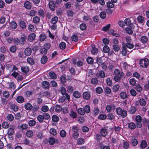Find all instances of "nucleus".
<instances>
[{"instance_id":"obj_1","label":"nucleus","mask_w":149,"mask_h":149,"mask_svg":"<svg viewBox=\"0 0 149 149\" xmlns=\"http://www.w3.org/2000/svg\"><path fill=\"white\" fill-rule=\"evenodd\" d=\"M117 113L118 115H120L123 118H125L127 115V112L125 110H122L120 107H118L116 109Z\"/></svg>"},{"instance_id":"obj_2","label":"nucleus","mask_w":149,"mask_h":149,"mask_svg":"<svg viewBox=\"0 0 149 149\" xmlns=\"http://www.w3.org/2000/svg\"><path fill=\"white\" fill-rule=\"evenodd\" d=\"M149 61L147 58L141 59L139 63L141 67L143 68L147 67L149 64Z\"/></svg>"},{"instance_id":"obj_3","label":"nucleus","mask_w":149,"mask_h":149,"mask_svg":"<svg viewBox=\"0 0 149 149\" xmlns=\"http://www.w3.org/2000/svg\"><path fill=\"white\" fill-rule=\"evenodd\" d=\"M100 133L102 136L105 137L107 134V129L106 127L101 128L100 130Z\"/></svg>"},{"instance_id":"obj_4","label":"nucleus","mask_w":149,"mask_h":149,"mask_svg":"<svg viewBox=\"0 0 149 149\" xmlns=\"http://www.w3.org/2000/svg\"><path fill=\"white\" fill-rule=\"evenodd\" d=\"M61 92L62 94L63 95L66 96V99L69 101L70 98V96L66 93V89L63 87H62L61 89Z\"/></svg>"},{"instance_id":"obj_5","label":"nucleus","mask_w":149,"mask_h":149,"mask_svg":"<svg viewBox=\"0 0 149 149\" xmlns=\"http://www.w3.org/2000/svg\"><path fill=\"white\" fill-rule=\"evenodd\" d=\"M83 98L86 100H89L91 97L90 93L87 91L84 92L83 95Z\"/></svg>"},{"instance_id":"obj_6","label":"nucleus","mask_w":149,"mask_h":149,"mask_svg":"<svg viewBox=\"0 0 149 149\" xmlns=\"http://www.w3.org/2000/svg\"><path fill=\"white\" fill-rule=\"evenodd\" d=\"M32 50L30 48L27 47L26 48L24 51V53L27 56H29L31 54Z\"/></svg>"},{"instance_id":"obj_7","label":"nucleus","mask_w":149,"mask_h":149,"mask_svg":"<svg viewBox=\"0 0 149 149\" xmlns=\"http://www.w3.org/2000/svg\"><path fill=\"white\" fill-rule=\"evenodd\" d=\"M42 86L43 88L46 89H48L49 88L50 85L49 83L47 81H43L42 83Z\"/></svg>"},{"instance_id":"obj_8","label":"nucleus","mask_w":149,"mask_h":149,"mask_svg":"<svg viewBox=\"0 0 149 149\" xmlns=\"http://www.w3.org/2000/svg\"><path fill=\"white\" fill-rule=\"evenodd\" d=\"M36 36V34L34 33H32L29 36L28 40L29 41L32 42L34 40Z\"/></svg>"},{"instance_id":"obj_9","label":"nucleus","mask_w":149,"mask_h":149,"mask_svg":"<svg viewBox=\"0 0 149 149\" xmlns=\"http://www.w3.org/2000/svg\"><path fill=\"white\" fill-rule=\"evenodd\" d=\"M24 107L26 110L29 111L31 110L33 108V107L32 105L29 103H26Z\"/></svg>"},{"instance_id":"obj_10","label":"nucleus","mask_w":149,"mask_h":149,"mask_svg":"<svg viewBox=\"0 0 149 149\" xmlns=\"http://www.w3.org/2000/svg\"><path fill=\"white\" fill-rule=\"evenodd\" d=\"M21 70L23 72L25 73H26L28 72L29 71V68L27 66H24L22 67Z\"/></svg>"},{"instance_id":"obj_11","label":"nucleus","mask_w":149,"mask_h":149,"mask_svg":"<svg viewBox=\"0 0 149 149\" xmlns=\"http://www.w3.org/2000/svg\"><path fill=\"white\" fill-rule=\"evenodd\" d=\"M139 102L141 106H144L146 105V102L145 100L143 98L140 99L139 101Z\"/></svg>"},{"instance_id":"obj_12","label":"nucleus","mask_w":149,"mask_h":149,"mask_svg":"<svg viewBox=\"0 0 149 149\" xmlns=\"http://www.w3.org/2000/svg\"><path fill=\"white\" fill-rule=\"evenodd\" d=\"M49 6L50 9L52 10H54L55 9V6L53 1H51L49 2Z\"/></svg>"},{"instance_id":"obj_13","label":"nucleus","mask_w":149,"mask_h":149,"mask_svg":"<svg viewBox=\"0 0 149 149\" xmlns=\"http://www.w3.org/2000/svg\"><path fill=\"white\" fill-rule=\"evenodd\" d=\"M131 145L133 146H135L137 145L138 141L137 139L134 137H132L131 139Z\"/></svg>"},{"instance_id":"obj_14","label":"nucleus","mask_w":149,"mask_h":149,"mask_svg":"<svg viewBox=\"0 0 149 149\" xmlns=\"http://www.w3.org/2000/svg\"><path fill=\"white\" fill-rule=\"evenodd\" d=\"M24 7L27 9H29L31 8V5L29 1L26 2L24 4Z\"/></svg>"},{"instance_id":"obj_15","label":"nucleus","mask_w":149,"mask_h":149,"mask_svg":"<svg viewBox=\"0 0 149 149\" xmlns=\"http://www.w3.org/2000/svg\"><path fill=\"white\" fill-rule=\"evenodd\" d=\"M47 61V57L46 56H43L41 59V63L42 64H45Z\"/></svg>"},{"instance_id":"obj_16","label":"nucleus","mask_w":149,"mask_h":149,"mask_svg":"<svg viewBox=\"0 0 149 149\" xmlns=\"http://www.w3.org/2000/svg\"><path fill=\"white\" fill-rule=\"evenodd\" d=\"M56 141H58L57 140H55L54 138L53 137H51L49 139V143L51 145H53Z\"/></svg>"},{"instance_id":"obj_17","label":"nucleus","mask_w":149,"mask_h":149,"mask_svg":"<svg viewBox=\"0 0 149 149\" xmlns=\"http://www.w3.org/2000/svg\"><path fill=\"white\" fill-rule=\"evenodd\" d=\"M16 100L18 103H22L24 102V99L23 97L22 96H19L17 97Z\"/></svg>"},{"instance_id":"obj_18","label":"nucleus","mask_w":149,"mask_h":149,"mask_svg":"<svg viewBox=\"0 0 149 149\" xmlns=\"http://www.w3.org/2000/svg\"><path fill=\"white\" fill-rule=\"evenodd\" d=\"M136 110V107L133 106H131L130 108L128 111L131 114H133L135 112Z\"/></svg>"},{"instance_id":"obj_19","label":"nucleus","mask_w":149,"mask_h":149,"mask_svg":"<svg viewBox=\"0 0 149 149\" xmlns=\"http://www.w3.org/2000/svg\"><path fill=\"white\" fill-rule=\"evenodd\" d=\"M128 127L130 129L134 130L136 127V125L133 122H131L128 124Z\"/></svg>"},{"instance_id":"obj_20","label":"nucleus","mask_w":149,"mask_h":149,"mask_svg":"<svg viewBox=\"0 0 149 149\" xmlns=\"http://www.w3.org/2000/svg\"><path fill=\"white\" fill-rule=\"evenodd\" d=\"M49 77L53 79H55L56 78V76L55 73L53 72H51L49 73Z\"/></svg>"},{"instance_id":"obj_21","label":"nucleus","mask_w":149,"mask_h":149,"mask_svg":"<svg viewBox=\"0 0 149 149\" xmlns=\"http://www.w3.org/2000/svg\"><path fill=\"white\" fill-rule=\"evenodd\" d=\"M73 96L76 98H79L81 97L80 93L77 91H75L73 93Z\"/></svg>"},{"instance_id":"obj_22","label":"nucleus","mask_w":149,"mask_h":149,"mask_svg":"<svg viewBox=\"0 0 149 149\" xmlns=\"http://www.w3.org/2000/svg\"><path fill=\"white\" fill-rule=\"evenodd\" d=\"M78 113L81 115H84L85 113V111L84 109L82 108H79L78 110Z\"/></svg>"},{"instance_id":"obj_23","label":"nucleus","mask_w":149,"mask_h":149,"mask_svg":"<svg viewBox=\"0 0 149 149\" xmlns=\"http://www.w3.org/2000/svg\"><path fill=\"white\" fill-rule=\"evenodd\" d=\"M141 40L143 43H146L148 41V38L146 36H143L141 38Z\"/></svg>"},{"instance_id":"obj_24","label":"nucleus","mask_w":149,"mask_h":149,"mask_svg":"<svg viewBox=\"0 0 149 149\" xmlns=\"http://www.w3.org/2000/svg\"><path fill=\"white\" fill-rule=\"evenodd\" d=\"M14 133V130L13 129L10 128L8 129L7 134L8 136H11L13 135Z\"/></svg>"},{"instance_id":"obj_25","label":"nucleus","mask_w":149,"mask_h":149,"mask_svg":"<svg viewBox=\"0 0 149 149\" xmlns=\"http://www.w3.org/2000/svg\"><path fill=\"white\" fill-rule=\"evenodd\" d=\"M70 116L73 118H76L77 117V114L76 112L73 111H70V113L69 114Z\"/></svg>"},{"instance_id":"obj_26","label":"nucleus","mask_w":149,"mask_h":149,"mask_svg":"<svg viewBox=\"0 0 149 149\" xmlns=\"http://www.w3.org/2000/svg\"><path fill=\"white\" fill-rule=\"evenodd\" d=\"M98 74L99 76L101 78H103L105 77V73L103 70L100 71Z\"/></svg>"},{"instance_id":"obj_27","label":"nucleus","mask_w":149,"mask_h":149,"mask_svg":"<svg viewBox=\"0 0 149 149\" xmlns=\"http://www.w3.org/2000/svg\"><path fill=\"white\" fill-rule=\"evenodd\" d=\"M147 144L145 140H143L142 141L140 145V146L142 148H145L147 146Z\"/></svg>"},{"instance_id":"obj_28","label":"nucleus","mask_w":149,"mask_h":149,"mask_svg":"<svg viewBox=\"0 0 149 149\" xmlns=\"http://www.w3.org/2000/svg\"><path fill=\"white\" fill-rule=\"evenodd\" d=\"M33 135V132L31 130H28L26 132V136L29 138H30L32 137Z\"/></svg>"},{"instance_id":"obj_29","label":"nucleus","mask_w":149,"mask_h":149,"mask_svg":"<svg viewBox=\"0 0 149 149\" xmlns=\"http://www.w3.org/2000/svg\"><path fill=\"white\" fill-rule=\"evenodd\" d=\"M122 55L123 56H125L127 54L126 48L125 46L122 47V50L121 52Z\"/></svg>"},{"instance_id":"obj_30","label":"nucleus","mask_w":149,"mask_h":149,"mask_svg":"<svg viewBox=\"0 0 149 149\" xmlns=\"http://www.w3.org/2000/svg\"><path fill=\"white\" fill-rule=\"evenodd\" d=\"M54 109L56 112H59L61 110L62 108L59 105H57L55 106Z\"/></svg>"},{"instance_id":"obj_31","label":"nucleus","mask_w":149,"mask_h":149,"mask_svg":"<svg viewBox=\"0 0 149 149\" xmlns=\"http://www.w3.org/2000/svg\"><path fill=\"white\" fill-rule=\"evenodd\" d=\"M120 95V97L122 99H125L127 97L126 93L124 92H121Z\"/></svg>"},{"instance_id":"obj_32","label":"nucleus","mask_w":149,"mask_h":149,"mask_svg":"<svg viewBox=\"0 0 149 149\" xmlns=\"http://www.w3.org/2000/svg\"><path fill=\"white\" fill-rule=\"evenodd\" d=\"M40 52L42 54H45L47 52V50L45 48H42L40 50Z\"/></svg>"},{"instance_id":"obj_33","label":"nucleus","mask_w":149,"mask_h":149,"mask_svg":"<svg viewBox=\"0 0 149 149\" xmlns=\"http://www.w3.org/2000/svg\"><path fill=\"white\" fill-rule=\"evenodd\" d=\"M28 62L31 65H32L34 64V62L33 58L31 57H28L27 59Z\"/></svg>"},{"instance_id":"obj_34","label":"nucleus","mask_w":149,"mask_h":149,"mask_svg":"<svg viewBox=\"0 0 149 149\" xmlns=\"http://www.w3.org/2000/svg\"><path fill=\"white\" fill-rule=\"evenodd\" d=\"M58 20V18L56 16H55L52 18L51 20V22L53 24H55L57 22Z\"/></svg>"},{"instance_id":"obj_35","label":"nucleus","mask_w":149,"mask_h":149,"mask_svg":"<svg viewBox=\"0 0 149 149\" xmlns=\"http://www.w3.org/2000/svg\"><path fill=\"white\" fill-rule=\"evenodd\" d=\"M120 88V86L118 85H115L113 86V91L115 92H117Z\"/></svg>"},{"instance_id":"obj_36","label":"nucleus","mask_w":149,"mask_h":149,"mask_svg":"<svg viewBox=\"0 0 149 149\" xmlns=\"http://www.w3.org/2000/svg\"><path fill=\"white\" fill-rule=\"evenodd\" d=\"M107 119L110 120H112L114 118V116L113 114L109 113L107 115Z\"/></svg>"},{"instance_id":"obj_37","label":"nucleus","mask_w":149,"mask_h":149,"mask_svg":"<svg viewBox=\"0 0 149 149\" xmlns=\"http://www.w3.org/2000/svg\"><path fill=\"white\" fill-rule=\"evenodd\" d=\"M125 47H127L130 49L133 48L134 47V45L133 44L128 42L125 44Z\"/></svg>"},{"instance_id":"obj_38","label":"nucleus","mask_w":149,"mask_h":149,"mask_svg":"<svg viewBox=\"0 0 149 149\" xmlns=\"http://www.w3.org/2000/svg\"><path fill=\"white\" fill-rule=\"evenodd\" d=\"M98 82V81L96 78H93L91 79V83L94 85L96 84Z\"/></svg>"},{"instance_id":"obj_39","label":"nucleus","mask_w":149,"mask_h":149,"mask_svg":"<svg viewBox=\"0 0 149 149\" xmlns=\"http://www.w3.org/2000/svg\"><path fill=\"white\" fill-rule=\"evenodd\" d=\"M103 90L100 87H98L96 88V91L98 94H101L103 92Z\"/></svg>"},{"instance_id":"obj_40","label":"nucleus","mask_w":149,"mask_h":149,"mask_svg":"<svg viewBox=\"0 0 149 149\" xmlns=\"http://www.w3.org/2000/svg\"><path fill=\"white\" fill-rule=\"evenodd\" d=\"M40 40L42 41L45 40L46 38V35L44 33L41 34L40 36Z\"/></svg>"},{"instance_id":"obj_41","label":"nucleus","mask_w":149,"mask_h":149,"mask_svg":"<svg viewBox=\"0 0 149 149\" xmlns=\"http://www.w3.org/2000/svg\"><path fill=\"white\" fill-rule=\"evenodd\" d=\"M59 47L61 49H64L66 47L65 43L64 42H61L60 43L59 45Z\"/></svg>"},{"instance_id":"obj_42","label":"nucleus","mask_w":149,"mask_h":149,"mask_svg":"<svg viewBox=\"0 0 149 149\" xmlns=\"http://www.w3.org/2000/svg\"><path fill=\"white\" fill-rule=\"evenodd\" d=\"M72 130L73 133H77L79 130V128L77 126H74L72 127Z\"/></svg>"},{"instance_id":"obj_43","label":"nucleus","mask_w":149,"mask_h":149,"mask_svg":"<svg viewBox=\"0 0 149 149\" xmlns=\"http://www.w3.org/2000/svg\"><path fill=\"white\" fill-rule=\"evenodd\" d=\"M104 91L106 94L107 95L110 94L111 92V89L108 87H106L104 89Z\"/></svg>"},{"instance_id":"obj_44","label":"nucleus","mask_w":149,"mask_h":149,"mask_svg":"<svg viewBox=\"0 0 149 149\" xmlns=\"http://www.w3.org/2000/svg\"><path fill=\"white\" fill-rule=\"evenodd\" d=\"M85 112L87 113H88L90 112V107L89 105H86L84 107V109Z\"/></svg>"},{"instance_id":"obj_45","label":"nucleus","mask_w":149,"mask_h":149,"mask_svg":"<svg viewBox=\"0 0 149 149\" xmlns=\"http://www.w3.org/2000/svg\"><path fill=\"white\" fill-rule=\"evenodd\" d=\"M135 88L137 91L140 92L142 90V87L139 84L136 85Z\"/></svg>"},{"instance_id":"obj_46","label":"nucleus","mask_w":149,"mask_h":149,"mask_svg":"<svg viewBox=\"0 0 149 149\" xmlns=\"http://www.w3.org/2000/svg\"><path fill=\"white\" fill-rule=\"evenodd\" d=\"M37 119L40 123L42 122L44 119V117L43 116L41 115H39L37 117Z\"/></svg>"},{"instance_id":"obj_47","label":"nucleus","mask_w":149,"mask_h":149,"mask_svg":"<svg viewBox=\"0 0 149 149\" xmlns=\"http://www.w3.org/2000/svg\"><path fill=\"white\" fill-rule=\"evenodd\" d=\"M67 91L69 93H72L74 91L73 87L71 86H69L67 88Z\"/></svg>"},{"instance_id":"obj_48","label":"nucleus","mask_w":149,"mask_h":149,"mask_svg":"<svg viewBox=\"0 0 149 149\" xmlns=\"http://www.w3.org/2000/svg\"><path fill=\"white\" fill-rule=\"evenodd\" d=\"M125 30L126 32L129 34H132L133 32V31L129 27L126 28L125 29Z\"/></svg>"},{"instance_id":"obj_49","label":"nucleus","mask_w":149,"mask_h":149,"mask_svg":"<svg viewBox=\"0 0 149 149\" xmlns=\"http://www.w3.org/2000/svg\"><path fill=\"white\" fill-rule=\"evenodd\" d=\"M52 120L54 122H58L59 120V118L56 115H53L52 117Z\"/></svg>"},{"instance_id":"obj_50","label":"nucleus","mask_w":149,"mask_h":149,"mask_svg":"<svg viewBox=\"0 0 149 149\" xmlns=\"http://www.w3.org/2000/svg\"><path fill=\"white\" fill-rule=\"evenodd\" d=\"M122 75H119L118 76L115 75L114 77V79L116 82L119 81L120 80V77Z\"/></svg>"},{"instance_id":"obj_51","label":"nucleus","mask_w":149,"mask_h":149,"mask_svg":"<svg viewBox=\"0 0 149 149\" xmlns=\"http://www.w3.org/2000/svg\"><path fill=\"white\" fill-rule=\"evenodd\" d=\"M2 126L3 128L7 129L9 127V124L7 122H4L2 123Z\"/></svg>"},{"instance_id":"obj_52","label":"nucleus","mask_w":149,"mask_h":149,"mask_svg":"<svg viewBox=\"0 0 149 149\" xmlns=\"http://www.w3.org/2000/svg\"><path fill=\"white\" fill-rule=\"evenodd\" d=\"M100 17L103 19H104L106 17V13L105 12L102 11L100 14Z\"/></svg>"},{"instance_id":"obj_53","label":"nucleus","mask_w":149,"mask_h":149,"mask_svg":"<svg viewBox=\"0 0 149 149\" xmlns=\"http://www.w3.org/2000/svg\"><path fill=\"white\" fill-rule=\"evenodd\" d=\"M73 13L74 12L72 10H68L67 11V15L68 17H72Z\"/></svg>"},{"instance_id":"obj_54","label":"nucleus","mask_w":149,"mask_h":149,"mask_svg":"<svg viewBox=\"0 0 149 149\" xmlns=\"http://www.w3.org/2000/svg\"><path fill=\"white\" fill-rule=\"evenodd\" d=\"M93 111V114L95 116L97 115L99 113V109L97 107L94 108Z\"/></svg>"},{"instance_id":"obj_55","label":"nucleus","mask_w":149,"mask_h":149,"mask_svg":"<svg viewBox=\"0 0 149 149\" xmlns=\"http://www.w3.org/2000/svg\"><path fill=\"white\" fill-rule=\"evenodd\" d=\"M36 124V122L33 120H31L29 122V124L30 126H34Z\"/></svg>"},{"instance_id":"obj_56","label":"nucleus","mask_w":149,"mask_h":149,"mask_svg":"<svg viewBox=\"0 0 149 149\" xmlns=\"http://www.w3.org/2000/svg\"><path fill=\"white\" fill-rule=\"evenodd\" d=\"M87 61L88 63L91 64L93 63V59L92 57H89L87 58Z\"/></svg>"},{"instance_id":"obj_57","label":"nucleus","mask_w":149,"mask_h":149,"mask_svg":"<svg viewBox=\"0 0 149 149\" xmlns=\"http://www.w3.org/2000/svg\"><path fill=\"white\" fill-rule=\"evenodd\" d=\"M113 49L115 52H118L120 50V48L117 45H114L113 46Z\"/></svg>"},{"instance_id":"obj_58","label":"nucleus","mask_w":149,"mask_h":149,"mask_svg":"<svg viewBox=\"0 0 149 149\" xmlns=\"http://www.w3.org/2000/svg\"><path fill=\"white\" fill-rule=\"evenodd\" d=\"M49 109V108L47 106H43L42 108V111L44 112H46L48 111Z\"/></svg>"},{"instance_id":"obj_59","label":"nucleus","mask_w":149,"mask_h":149,"mask_svg":"<svg viewBox=\"0 0 149 149\" xmlns=\"http://www.w3.org/2000/svg\"><path fill=\"white\" fill-rule=\"evenodd\" d=\"M103 50L104 52L108 53L109 52V48L107 46L105 45L103 48Z\"/></svg>"},{"instance_id":"obj_60","label":"nucleus","mask_w":149,"mask_h":149,"mask_svg":"<svg viewBox=\"0 0 149 149\" xmlns=\"http://www.w3.org/2000/svg\"><path fill=\"white\" fill-rule=\"evenodd\" d=\"M19 25L22 28H25L26 27L25 23L23 21H20Z\"/></svg>"},{"instance_id":"obj_61","label":"nucleus","mask_w":149,"mask_h":149,"mask_svg":"<svg viewBox=\"0 0 149 149\" xmlns=\"http://www.w3.org/2000/svg\"><path fill=\"white\" fill-rule=\"evenodd\" d=\"M33 20L34 23H37L39 22L40 19L39 17L36 16L33 18Z\"/></svg>"},{"instance_id":"obj_62","label":"nucleus","mask_w":149,"mask_h":149,"mask_svg":"<svg viewBox=\"0 0 149 149\" xmlns=\"http://www.w3.org/2000/svg\"><path fill=\"white\" fill-rule=\"evenodd\" d=\"M26 39V38L25 37H22L20 38V39L19 40V42L20 44L23 45L24 44V42L25 41Z\"/></svg>"},{"instance_id":"obj_63","label":"nucleus","mask_w":149,"mask_h":149,"mask_svg":"<svg viewBox=\"0 0 149 149\" xmlns=\"http://www.w3.org/2000/svg\"><path fill=\"white\" fill-rule=\"evenodd\" d=\"M10 26L12 28L15 29L17 27V25L15 22H12L11 23Z\"/></svg>"},{"instance_id":"obj_64","label":"nucleus","mask_w":149,"mask_h":149,"mask_svg":"<svg viewBox=\"0 0 149 149\" xmlns=\"http://www.w3.org/2000/svg\"><path fill=\"white\" fill-rule=\"evenodd\" d=\"M71 38L72 40L75 42L77 41L78 40V37L77 36L75 35H73L72 36Z\"/></svg>"}]
</instances>
